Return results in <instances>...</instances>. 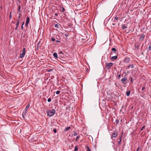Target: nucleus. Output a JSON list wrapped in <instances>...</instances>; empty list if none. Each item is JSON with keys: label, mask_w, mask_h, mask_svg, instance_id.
I'll use <instances>...</instances> for the list:
<instances>
[{"label": "nucleus", "mask_w": 151, "mask_h": 151, "mask_svg": "<svg viewBox=\"0 0 151 151\" xmlns=\"http://www.w3.org/2000/svg\"><path fill=\"white\" fill-rule=\"evenodd\" d=\"M55 110L54 109H52L51 110H47L46 111L47 116L50 117L53 116L55 114Z\"/></svg>", "instance_id": "1"}, {"label": "nucleus", "mask_w": 151, "mask_h": 151, "mask_svg": "<svg viewBox=\"0 0 151 151\" xmlns=\"http://www.w3.org/2000/svg\"><path fill=\"white\" fill-rule=\"evenodd\" d=\"M26 53V49L24 48L22 50V53L20 54L19 57L21 58H23L24 56Z\"/></svg>", "instance_id": "2"}, {"label": "nucleus", "mask_w": 151, "mask_h": 151, "mask_svg": "<svg viewBox=\"0 0 151 151\" xmlns=\"http://www.w3.org/2000/svg\"><path fill=\"white\" fill-rule=\"evenodd\" d=\"M113 65V63H107L106 65V67L107 69H109Z\"/></svg>", "instance_id": "3"}, {"label": "nucleus", "mask_w": 151, "mask_h": 151, "mask_svg": "<svg viewBox=\"0 0 151 151\" xmlns=\"http://www.w3.org/2000/svg\"><path fill=\"white\" fill-rule=\"evenodd\" d=\"M140 44L141 43L140 42H136L135 43L134 45L135 49L137 50L139 49Z\"/></svg>", "instance_id": "4"}, {"label": "nucleus", "mask_w": 151, "mask_h": 151, "mask_svg": "<svg viewBox=\"0 0 151 151\" xmlns=\"http://www.w3.org/2000/svg\"><path fill=\"white\" fill-rule=\"evenodd\" d=\"M29 17H27V18L26 24H25V26L26 27H28V25L29 23Z\"/></svg>", "instance_id": "5"}, {"label": "nucleus", "mask_w": 151, "mask_h": 151, "mask_svg": "<svg viewBox=\"0 0 151 151\" xmlns=\"http://www.w3.org/2000/svg\"><path fill=\"white\" fill-rule=\"evenodd\" d=\"M145 37V35L144 34H142L140 35V37L139 38V40L142 41L144 39V38Z\"/></svg>", "instance_id": "6"}, {"label": "nucleus", "mask_w": 151, "mask_h": 151, "mask_svg": "<svg viewBox=\"0 0 151 151\" xmlns=\"http://www.w3.org/2000/svg\"><path fill=\"white\" fill-rule=\"evenodd\" d=\"M117 132H114L112 135V137H111V138H112V137L116 138L117 136Z\"/></svg>", "instance_id": "7"}, {"label": "nucleus", "mask_w": 151, "mask_h": 151, "mask_svg": "<svg viewBox=\"0 0 151 151\" xmlns=\"http://www.w3.org/2000/svg\"><path fill=\"white\" fill-rule=\"evenodd\" d=\"M27 114V111L26 110L25 111H23L22 113V117L24 119L25 118V116Z\"/></svg>", "instance_id": "8"}, {"label": "nucleus", "mask_w": 151, "mask_h": 151, "mask_svg": "<svg viewBox=\"0 0 151 151\" xmlns=\"http://www.w3.org/2000/svg\"><path fill=\"white\" fill-rule=\"evenodd\" d=\"M127 80V78L126 77H124L122 79L121 81L122 83H124V82Z\"/></svg>", "instance_id": "9"}, {"label": "nucleus", "mask_w": 151, "mask_h": 151, "mask_svg": "<svg viewBox=\"0 0 151 151\" xmlns=\"http://www.w3.org/2000/svg\"><path fill=\"white\" fill-rule=\"evenodd\" d=\"M129 61V58H126L124 59V62L126 63H128Z\"/></svg>", "instance_id": "10"}, {"label": "nucleus", "mask_w": 151, "mask_h": 151, "mask_svg": "<svg viewBox=\"0 0 151 151\" xmlns=\"http://www.w3.org/2000/svg\"><path fill=\"white\" fill-rule=\"evenodd\" d=\"M60 27V25L59 23H58L57 24H55V27L57 28H59Z\"/></svg>", "instance_id": "11"}, {"label": "nucleus", "mask_w": 151, "mask_h": 151, "mask_svg": "<svg viewBox=\"0 0 151 151\" xmlns=\"http://www.w3.org/2000/svg\"><path fill=\"white\" fill-rule=\"evenodd\" d=\"M127 25L126 24H123L122 25V28L124 29L126 28H127Z\"/></svg>", "instance_id": "12"}, {"label": "nucleus", "mask_w": 151, "mask_h": 151, "mask_svg": "<svg viewBox=\"0 0 151 151\" xmlns=\"http://www.w3.org/2000/svg\"><path fill=\"white\" fill-rule=\"evenodd\" d=\"M117 56L116 55H115V56H112L111 57V59L113 60H116V59H117Z\"/></svg>", "instance_id": "13"}, {"label": "nucleus", "mask_w": 151, "mask_h": 151, "mask_svg": "<svg viewBox=\"0 0 151 151\" xmlns=\"http://www.w3.org/2000/svg\"><path fill=\"white\" fill-rule=\"evenodd\" d=\"M126 95L128 96H129L130 94V91L129 90H128L126 92Z\"/></svg>", "instance_id": "14"}, {"label": "nucleus", "mask_w": 151, "mask_h": 151, "mask_svg": "<svg viewBox=\"0 0 151 151\" xmlns=\"http://www.w3.org/2000/svg\"><path fill=\"white\" fill-rule=\"evenodd\" d=\"M70 128V127H66L65 129L64 130V131L65 132H66L69 130Z\"/></svg>", "instance_id": "15"}, {"label": "nucleus", "mask_w": 151, "mask_h": 151, "mask_svg": "<svg viewBox=\"0 0 151 151\" xmlns=\"http://www.w3.org/2000/svg\"><path fill=\"white\" fill-rule=\"evenodd\" d=\"M53 56L54 57L58 58V55L56 52H54L53 53Z\"/></svg>", "instance_id": "16"}, {"label": "nucleus", "mask_w": 151, "mask_h": 151, "mask_svg": "<svg viewBox=\"0 0 151 151\" xmlns=\"http://www.w3.org/2000/svg\"><path fill=\"white\" fill-rule=\"evenodd\" d=\"M62 9H60V11L63 12H64L65 11V9L63 7H61Z\"/></svg>", "instance_id": "17"}, {"label": "nucleus", "mask_w": 151, "mask_h": 151, "mask_svg": "<svg viewBox=\"0 0 151 151\" xmlns=\"http://www.w3.org/2000/svg\"><path fill=\"white\" fill-rule=\"evenodd\" d=\"M19 20H18L17 21V24H16V27H18V26H19Z\"/></svg>", "instance_id": "18"}, {"label": "nucleus", "mask_w": 151, "mask_h": 151, "mask_svg": "<svg viewBox=\"0 0 151 151\" xmlns=\"http://www.w3.org/2000/svg\"><path fill=\"white\" fill-rule=\"evenodd\" d=\"M131 67L132 68H133L134 67V66L133 65H129L128 66V68H129V67Z\"/></svg>", "instance_id": "19"}, {"label": "nucleus", "mask_w": 151, "mask_h": 151, "mask_svg": "<svg viewBox=\"0 0 151 151\" xmlns=\"http://www.w3.org/2000/svg\"><path fill=\"white\" fill-rule=\"evenodd\" d=\"M78 147L77 146H76L75 147L74 151H78Z\"/></svg>", "instance_id": "20"}, {"label": "nucleus", "mask_w": 151, "mask_h": 151, "mask_svg": "<svg viewBox=\"0 0 151 151\" xmlns=\"http://www.w3.org/2000/svg\"><path fill=\"white\" fill-rule=\"evenodd\" d=\"M59 54L60 55V56L61 57H62L63 55V53L62 52H59Z\"/></svg>", "instance_id": "21"}, {"label": "nucleus", "mask_w": 151, "mask_h": 151, "mask_svg": "<svg viewBox=\"0 0 151 151\" xmlns=\"http://www.w3.org/2000/svg\"><path fill=\"white\" fill-rule=\"evenodd\" d=\"M87 151H91V150L90 149L89 147L88 146H87Z\"/></svg>", "instance_id": "22"}, {"label": "nucleus", "mask_w": 151, "mask_h": 151, "mask_svg": "<svg viewBox=\"0 0 151 151\" xmlns=\"http://www.w3.org/2000/svg\"><path fill=\"white\" fill-rule=\"evenodd\" d=\"M77 133L76 132L74 131L73 132V135L74 136L77 135Z\"/></svg>", "instance_id": "23"}, {"label": "nucleus", "mask_w": 151, "mask_h": 151, "mask_svg": "<svg viewBox=\"0 0 151 151\" xmlns=\"http://www.w3.org/2000/svg\"><path fill=\"white\" fill-rule=\"evenodd\" d=\"M121 141L122 140H119L118 141V144L119 145H120Z\"/></svg>", "instance_id": "24"}, {"label": "nucleus", "mask_w": 151, "mask_h": 151, "mask_svg": "<svg viewBox=\"0 0 151 151\" xmlns=\"http://www.w3.org/2000/svg\"><path fill=\"white\" fill-rule=\"evenodd\" d=\"M112 50L113 51H116V50L115 48H112Z\"/></svg>", "instance_id": "25"}, {"label": "nucleus", "mask_w": 151, "mask_h": 151, "mask_svg": "<svg viewBox=\"0 0 151 151\" xmlns=\"http://www.w3.org/2000/svg\"><path fill=\"white\" fill-rule=\"evenodd\" d=\"M53 131L55 133H56L57 132V129L56 128H54L53 129Z\"/></svg>", "instance_id": "26"}, {"label": "nucleus", "mask_w": 151, "mask_h": 151, "mask_svg": "<svg viewBox=\"0 0 151 151\" xmlns=\"http://www.w3.org/2000/svg\"><path fill=\"white\" fill-rule=\"evenodd\" d=\"M60 93V91H56V93L57 94H58Z\"/></svg>", "instance_id": "27"}, {"label": "nucleus", "mask_w": 151, "mask_h": 151, "mask_svg": "<svg viewBox=\"0 0 151 151\" xmlns=\"http://www.w3.org/2000/svg\"><path fill=\"white\" fill-rule=\"evenodd\" d=\"M29 105H28L25 108V109L27 110L29 108Z\"/></svg>", "instance_id": "28"}, {"label": "nucleus", "mask_w": 151, "mask_h": 151, "mask_svg": "<svg viewBox=\"0 0 151 151\" xmlns=\"http://www.w3.org/2000/svg\"><path fill=\"white\" fill-rule=\"evenodd\" d=\"M151 50V45H150L149 46V47H148V50L149 51H150Z\"/></svg>", "instance_id": "29"}, {"label": "nucleus", "mask_w": 151, "mask_h": 151, "mask_svg": "<svg viewBox=\"0 0 151 151\" xmlns=\"http://www.w3.org/2000/svg\"><path fill=\"white\" fill-rule=\"evenodd\" d=\"M80 137V136H78L76 138V141Z\"/></svg>", "instance_id": "30"}, {"label": "nucleus", "mask_w": 151, "mask_h": 151, "mask_svg": "<svg viewBox=\"0 0 151 151\" xmlns=\"http://www.w3.org/2000/svg\"><path fill=\"white\" fill-rule=\"evenodd\" d=\"M20 5H19V7H18V11L19 12H21L20 10Z\"/></svg>", "instance_id": "31"}, {"label": "nucleus", "mask_w": 151, "mask_h": 151, "mask_svg": "<svg viewBox=\"0 0 151 151\" xmlns=\"http://www.w3.org/2000/svg\"><path fill=\"white\" fill-rule=\"evenodd\" d=\"M145 126H143L142 128H141V131H142L143 130V129L145 128Z\"/></svg>", "instance_id": "32"}, {"label": "nucleus", "mask_w": 151, "mask_h": 151, "mask_svg": "<svg viewBox=\"0 0 151 151\" xmlns=\"http://www.w3.org/2000/svg\"><path fill=\"white\" fill-rule=\"evenodd\" d=\"M122 134L121 136L120 137V138L119 139V140H122Z\"/></svg>", "instance_id": "33"}, {"label": "nucleus", "mask_w": 151, "mask_h": 151, "mask_svg": "<svg viewBox=\"0 0 151 151\" xmlns=\"http://www.w3.org/2000/svg\"><path fill=\"white\" fill-rule=\"evenodd\" d=\"M51 40L52 41H54L55 40V39L53 37L52 38Z\"/></svg>", "instance_id": "34"}, {"label": "nucleus", "mask_w": 151, "mask_h": 151, "mask_svg": "<svg viewBox=\"0 0 151 151\" xmlns=\"http://www.w3.org/2000/svg\"><path fill=\"white\" fill-rule=\"evenodd\" d=\"M51 99L50 98H49V99H47V101H48V102H50V101H51Z\"/></svg>", "instance_id": "35"}, {"label": "nucleus", "mask_w": 151, "mask_h": 151, "mask_svg": "<svg viewBox=\"0 0 151 151\" xmlns=\"http://www.w3.org/2000/svg\"><path fill=\"white\" fill-rule=\"evenodd\" d=\"M118 19H119V17H116L115 18V19L116 20H118Z\"/></svg>", "instance_id": "36"}, {"label": "nucleus", "mask_w": 151, "mask_h": 151, "mask_svg": "<svg viewBox=\"0 0 151 151\" xmlns=\"http://www.w3.org/2000/svg\"><path fill=\"white\" fill-rule=\"evenodd\" d=\"M116 124H118L119 122V120L117 119L116 121Z\"/></svg>", "instance_id": "37"}, {"label": "nucleus", "mask_w": 151, "mask_h": 151, "mask_svg": "<svg viewBox=\"0 0 151 151\" xmlns=\"http://www.w3.org/2000/svg\"><path fill=\"white\" fill-rule=\"evenodd\" d=\"M139 148H140V147L139 146L137 149V150H136V151H139Z\"/></svg>", "instance_id": "38"}, {"label": "nucleus", "mask_w": 151, "mask_h": 151, "mask_svg": "<svg viewBox=\"0 0 151 151\" xmlns=\"http://www.w3.org/2000/svg\"><path fill=\"white\" fill-rule=\"evenodd\" d=\"M21 15V14H19V17H18V20H19V19H20V17Z\"/></svg>", "instance_id": "39"}, {"label": "nucleus", "mask_w": 151, "mask_h": 151, "mask_svg": "<svg viewBox=\"0 0 151 151\" xmlns=\"http://www.w3.org/2000/svg\"><path fill=\"white\" fill-rule=\"evenodd\" d=\"M65 35L66 37H67L68 36V35L67 34H65Z\"/></svg>", "instance_id": "40"}, {"label": "nucleus", "mask_w": 151, "mask_h": 151, "mask_svg": "<svg viewBox=\"0 0 151 151\" xmlns=\"http://www.w3.org/2000/svg\"><path fill=\"white\" fill-rule=\"evenodd\" d=\"M121 74H119V75L118 76V77L119 78L120 76H121Z\"/></svg>", "instance_id": "41"}, {"label": "nucleus", "mask_w": 151, "mask_h": 151, "mask_svg": "<svg viewBox=\"0 0 151 151\" xmlns=\"http://www.w3.org/2000/svg\"><path fill=\"white\" fill-rule=\"evenodd\" d=\"M145 87H143L142 88V90L143 91V90H144L145 89Z\"/></svg>", "instance_id": "42"}, {"label": "nucleus", "mask_w": 151, "mask_h": 151, "mask_svg": "<svg viewBox=\"0 0 151 151\" xmlns=\"http://www.w3.org/2000/svg\"><path fill=\"white\" fill-rule=\"evenodd\" d=\"M18 27H16L15 28V29L16 30H17V28H18Z\"/></svg>", "instance_id": "43"}, {"label": "nucleus", "mask_w": 151, "mask_h": 151, "mask_svg": "<svg viewBox=\"0 0 151 151\" xmlns=\"http://www.w3.org/2000/svg\"><path fill=\"white\" fill-rule=\"evenodd\" d=\"M131 82H132V78H131Z\"/></svg>", "instance_id": "44"}, {"label": "nucleus", "mask_w": 151, "mask_h": 151, "mask_svg": "<svg viewBox=\"0 0 151 151\" xmlns=\"http://www.w3.org/2000/svg\"><path fill=\"white\" fill-rule=\"evenodd\" d=\"M21 28L22 29H23V26L22 25L21 27Z\"/></svg>", "instance_id": "45"}, {"label": "nucleus", "mask_w": 151, "mask_h": 151, "mask_svg": "<svg viewBox=\"0 0 151 151\" xmlns=\"http://www.w3.org/2000/svg\"><path fill=\"white\" fill-rule=\"evenodd\" d=\"M55 16H57L58 15V14L57 13H55Z\"/></svg>", "instance_id": "46"}, {"label": "nucleus", "mask_w": 151, "mask_h": 151, "mask_svg": "<svg viewBox=\"0 0 151 151\" xmlns=\"http://www.w3.org/2000/svg\"><path fill=\"white\" fill-rule=\"evenodd\" d=\"M114 54V53L113 52H111V55H113Z\"/></svg>", "instance_id": "47"}, {"label": "nucleus", "mask_w": 151, "mask_h": 151, "mask_svg": "<svg viewBox=\"0 0 151 151\" xmlns=\"http://www.w3.org/2000/svg\"><path fill=\"white\" fill-rule=\"evenodd\" d=\"M24 22H23L22 25V26H23V25H24Z\"/></svg>", "instance_id": "48"}, {"label": "nucleus", "mask_w": 151, "mask_h": 151, "mask_svg": "<svg viewBox=\"0 0 151 151\" xmlns=\"http://www.w3.org/2000/svg\"><path fill=\"white\" fill-rule=\"evenodd\" d=\"M56 42H60V41H58V40H57L56 41Z\"/></svg>", "instance_id": "49"}, {"label": "nucleus", "mask_w": 151, "mask_h": 151, "mask_svg": "<svg viewBox=\"0 0 151 151\" xmlns=\"http://www.w3.org/2000/svg\"><path fill=\"white\" fill-rule=\"evenodd\" d=\"M143 46V45H142L141 48H142V47Z\"/></svg>", "instance_id": "50"}, {"label": "nucleus", "mask_w": 151, "mask_h": 151, "mask_svg": "<svg viewBox=\"0 0 151 151\" xmlns=\"http://www.w3.org/2000/svg\"><path fill=\"white\" fill-rule=\"evenodd\" d=\"M20 0H18V2H20Z\"/></svg>", "instance_id": "51"}, {"label": "nucleus", "mask_w": 151, "mask_h": 151, "mask_svg": "<svg viewBox=\"0 0 151 151\" xmlns=\"http://www.w3.org/2000/svg\"><path fill=\"white\" fill-rule=\"evenodd\" d=\"M50 70H48V72H50Z\"/></svg>", "instance_id": "52"}, {"label": "nucleus", "mask_w": 151, "mask_h": 151, "mask_svg": "<svg viewBox=\"0 0 151 151\" xmlns=\"http://www.w3.org/2000/svg\"><path fill=\"white\" fill-rule=\"evenodd\" d=\"M142 55H143V52H142Z\"/></svg>", "instance_id": "53"}, {"label": "nucleus", "mask_w": 151, "mask_h": 151, "mask_svg": "<svg viewBox=\"0 0 151 151\" xmlns=\"http://www.w3.org/2000/svg\"><path fill=\"white\" fill-rule=\"evenodd\" d=\"M10 18H11V15H10Z\"/></svg>", "instance_id": "54"}]
</instances>
